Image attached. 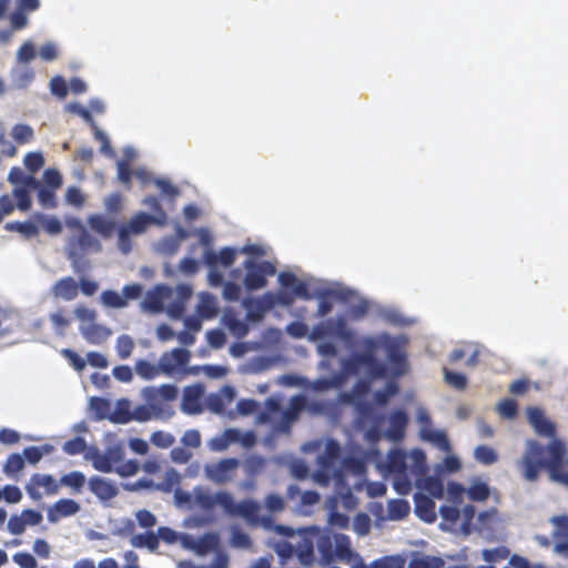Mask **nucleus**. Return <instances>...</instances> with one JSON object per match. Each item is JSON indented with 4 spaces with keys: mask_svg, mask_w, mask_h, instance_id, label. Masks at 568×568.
Listing matches in <instances>:
<instances>
[{
    "mask_svg": "<svg viewBox=\"0 0 568 568\" xmlns=\"http://www.w3.org/2000/svg\"><path fill=\"white\" fill-rule=\"evenodd\" d=\"M424 438L434 443L436 446H438L443 450H449L450 449V443L447 437V435L444 432L440 430H432L424 435Z\"/></svg>",
    "mask_w": 568,
    "mask_h": 568,
    "instance_id": "61",
    "label": "nucleus"
},
{
    "mask_svg": "<svg viewBox=\"0 0 568 568\" xmlns=\"http://www.w3.org/2000/svg\"><path fill=\"white\" fill-rule=\"evenodd\" d=\"M101 301L104 305L113 308H122L128 305V302L118 292L106 290L101 294Z\"/></svg>",
    "mask_w": 568,
    "mask_h": 568,
    "instance_id": "48",
    "label": "nucleus"
},
{
    "mask_svg": "<svg viewBox=\"0 0 568 568\" xmlns=\"http://www.w3.org/2000/svg\"><path fill=\"white\" fill-rule=\"evenodd\" d=\"M385 467L386 470L392 475L408 471L407 454L399 448L390 449L387 454Z\"/></svg>",
    "mask_w": 568,
    "mask_h": 568,
    "instance_id": "21",
    "label": "nucleus"
},
{
    "mask_svg": "<svg viewBox=\"0 0 568 568\" xmlns=\"http://www.w3.org/2000/svg\"><path fill=\"white\" fill-rule=\"evenodd\" d=\"M155 219L144 212H140L136 215H134L130 222L124 225L125 227H129V231L133 234H140L143 233L148 226L153 223Z\"/></svg>",
    "mask_w": 568,
    "mask_h": 568,
    "instance_id": "30",
    "label": "nucleus"
},
{
    "mask_svg": "<svg viewBox=\"0 0 568 568\" xmlns=\"http://www.w3.org/2000/svg\"><path fill=\"white\" fill-rule=\"evenodd\" d=\"M550 523L555 526L552 532L554 539H568V516L559 515L550 518Z\"/></svg>",
    "mask_w": 568,
    "mask_h": 568,
    "instance_id": "45",
    "label": "nucleus"
},
{
    "mask_svg": "<svg viewBox=\"0 0 568 568\" xmlns=\"http://www.w3.org/2000/svg\"><path fill=\"white\" fill-rule=\"evenodd\" d=\"M410 510L409 504L404 499H393L388 503V517L393 520H400L408 516Z\"/></svg>",
    "mask_w": 568,
    "mask_h": 568,
    "instance_id": "35",
    "label": "nucleus"
},
{
    "mask_svg": "<svg viewBox=\"0 0 568 568\" xmlns=\"http://www.w3.org/2000/svg\"><path fill=\"white\" fill-rule=\"evenodd\" d=\"M474 458L477 463L490 466L498 462V453L490 446L479 445L474 450Z\"/></svg>",
    "mask_w": 568,
    "mask_h": 568,
    "instance_id": "29",
    "label": "nucleus"
},
{
    "mask_svg": "<svg viewBox=\"0 0 568 568\" xmlns=\"http://www.w3.org/2000/svg\"><path fill=\"white\" fill-rule=\"evenodd\" d=\"M116 168L118 180L126 190H130L132 187V176H134V171L131 170L130 163L126 160H120Z\"/></svg>",
    "mask_w": 568,
    "mask_h": 568,
    "instance_id": "46",
    "label": "nucleus"
},
{
    "mask_svg": "<svg viewBox=\"0 0 568 568\" xmlns=\"http://www.w3.org/2000/svg\"><path fill=\"white\" fill-rule=\"evenodd\" d=\"M481 557L489 564H496L510 557V549L506 546H499L493 549H484Z\"/></svg>",
    "mask_w": 568,
    "mask_h": 568,
    "instance_id": "41",
    "label": "nucleus"
},
{
    "mask_svg": "<svg viewBox=\"0 0 568 568\" xmlns=\"http://www.w3.org/2000/svg\"><path fill=\"white\" fill-rule=\"evenodd\" d=\"M388 422L389 427L386 430V437L393 442L403 440L408 425L407 414L402 409H397L389 415Z\"/></svg>",
    "mask_w": 568,
    "mask_h": 568,
    "instance_id": "15",
    "label": "nucleus"
},
{
    "mask_svg": "<svg viewBox=\"0 0 568 568\" xmlns=\"http://www.w3.org/2000/svg\"><path fill=\"white\" fill-rule=\"evenodd\" d=\"M135 371L139 376L144 379H153L162 373L160 363L158 365L151 364L145 359H139L135 363Z\"/></svg>",
    "mask_w": 568,
    "mask_h": 568,
    "instance_id": "39",
    "label": "nucleus"
},
{
    "mask_svg": "<svg viewBox=\"0 0 568 568\" xmlns=\"http://www.w3.org/2000/svg\"><path fill=\"white\" fill-rule=\"evenodd\" d=\"M80 510V505L73 499H60L58 500L52 509L49 511V520L55 521L60 517H69L77 514Z\"/></svg>",
    "mask_w": 568,
    "mask_h": 568,
    "instance_id": "22",
    "label": "nucleus"
},
{
    "mask_svg": "<svg viewBox=\"0 0 568 568\" xmlns=\"http://www.w3.org/2000/svg\"><path fill=\"white\" fill-rule=\"evenodd\" d=\"M124 450L121 446L109 447L103 454L95 450L92 455L93 467L102 473H112L123 462Z\"/></svg>",
    "mask_w": 568,
    "mask_h": 568,
    "instance_id": "10",
    "label": "nucleus"
},
{
    "mask_svg": "<svg viewBox=\"0 0 568 568\" xmlns=\"http://www.w3.org/2000/svg\"><path fill=\"white\" fill-rule=\"evenodd\" d=\"M364 352L354 354L359 368L363 366L366 368L368 377L383 378L387 376V366L377 359L375 352L377 349V342L373 337H366L362 342Z\"/></svg>",
    "mask_w": 568,
    "mask_h": 568,
    "instance_id": "3",
    "label": "nucleus"
},
{
    "mask_svg": "<svg viewBox=\"0 0 568 568\" xmlns=\"http://www.w3.org/2000/svg\"><path fill=\"white\" fill-rule=\"evenodd\" d=\"M223 322L236 338H243L248 333V325L244 321L237 318L234 314H225Z\"/></svg>",
    "mask_w": 568,
    "mask_h": 568,
    "instance_id": "28",
    "label": "nucleus"
},
{
    "mask_svg": "<svg viewBox=\"0 0 568 568\" xmlns=\"http://www.w3.org/2000/svg\"><path fill=\"white\" fill-rule=\"evenodd\" d=\"M190 357L191 354L185 348H174L163 353L159 359L162 373L166 376L174 375L187 365Z\"/></svg>",
    "mask_w": 568,
    "mask_h": 568,
    "instance_id": "8",
    "label": "nucleus"
},
{
    "mask_svg": "<svg viewBox=\"0 0 568 568\" xmlns=\"http://www.w3.org/2000/svg\"><path fill=\"white\" fill-rule=\"evenodd\" d=\"M240 466V460L236 458H224L217 463L205 465L206 477L217 484L223 485L229 483L234 477L236 469Z\"/></svg>",
    "mask_w": 568,
    "mask_h": 568,
    "instance_id": "5",
    "label": "nucleus"
},
{
    "mask_svg": "<svg viewBox=\"0 0 568 568\" xmlns=\"http://www.w3.org/2000/svg\"><path fill=\"white\" fill-rule=\"evenodd\" d=\"M278 283L284 288H291L295 296L302 300L308 301L312 298V294L308 291V286L305 282L297 278L294 273L282 272L278 275Z\"/></svg>",
    "mask_w": 568,
    "mask_h": 568,
    "instance_id": "16",
    "label": "nucleus"
},
{
    "mask_svg": "<svg viewBox=\"0 0 568 568\" xmlns=\"http://www.w3.org/2000/svg\"><path fill=\"white\" fill-rule=\"evenodd\" d=\"M31 187L27 186H17L13 189V196L17 200V206L20 211H28L31 207V197H30Z\"/></svg>",
    "mask_w": 568,
    "mask_h": 568,
    "instance_id": "44",
    "label": "nucleus"
},
{
    "mask_svg": "<svg viewBox=\"0 0 568 568\" xmlns=\"http://www.w3.org/2000/svg\"><path fill=\"white\" fill-rule=\"evenodd\" d=\"M316 547L324 561L329 564L334 560V549L329 535H320L316 540Z\"/></svg>",
    "mask_w": 568,
    "mask_h": 568,
    "instance_id": "40",
    "label": "nucleus"
},
{
    "mask_svg": "<svg viewBox=\"0 0 568 568\" xmlns=\"http://www.w3.org/2000/svg\"><path fill=\"white\" fill-rule=\"evenodd\" d=\"M88 445L85 439L78 436L65 442L62 446V450L70 456H74L84 453Z\"/></svg>",
    "mask_w": 568,
    "mask_h": 568,
    "instance_id": "53",
    "label": "nucleus"
},
{
    "mask_svg": "<svg viewBox=\"0 0 568 568\" xmlns=\"http://www.w3.org/2000/svg\"><path fill=\"white\" fill-rule=\"evenodd\" d=\"M329 329L333 331L332 335H335L345 342H351L354 337V333L346 327V323L343 318H338L335 322L329 321Z\"/></svg>",
    "mask_w": 568,
    "mask_h": 568,
    "instance_id": "52",
    "label": "nucleus"
},
{
    "mask_svg": "<svg viewBox=\"0 0 568 568\" xmlns=\"http://www.w3.org/2000/svg\"><path fill=\"white\" fill-rule=\"evenodd\" d=\"M90 407L95 413L98 419H103L109 415L110 402L102 397H92Z\"/></svg>",
    "mask_w": 568,
    "mask_h": 568,
    "instance_id": "59",
    "label": "nucleus"
},
{
    "mask_svg": "<svg viewBox=\"0 0 568 568\" xmlns=\"http://www.w3.org/2000/svg\"><path fill=\"white\" fill-rule=\"evenodd\" d=\"M179 389L171 384L161 385L159 388L148 387L144 389V396L149 403L155 402L159 397L171 402L178 397Z\"/></svg>",
    "mask_w": 568,
    "mask_h": 568,
    "instance_id": "23",
    "label": "nucleus"
},
{
    "mask_svg": "<svg viewBox=\"0 0 568 568\" xmlns=\"http://www.w3.org/2000/svg\"><path fill=\"white\" fill-rule=\"evenodd\" d=\"M423 488L426 489L435 498H443L444 496V485L438 477H426L424 479Z\"/></svg>",
    "mask_w": 568,
    "mask_h": 568,
    "instance_id": "55",
    "label": "nucleus"
},
{
    "mask_svg": "<svg viewBox=\"0 0 568 568\" xmlns=\"http://www.w3.org/2000/svg\"><path fill=\"white\" fill-rule=\"evenodd\" d=\"M109 419L115 424H126L131 422L132 412L130 410V402L125 398L119 399Z\"/></svg>",
    "mask_w": 568,
    "mask_h": 568,
    "instance_id": "27",
    "label": "nucleus"
},
{
    "mask_svg": "<svg viewBox=\"0 0 568 568\" xmlns=\"http://www.w3.org/2000/svg\"><path fill=\"white\" fill-rule=\"evenodd\" d=\"M444 565L445 561L440 557L420 555L409 561L408 568H443Z\"/></svg>",
    "mask_w": 568,
    "mask_h": 568,
    "instance_id": "32",
    "label": "nucleus"
},
{
    "mask_svg": "<svg viewBox=\"0 0 568 568\" xmlns=\"http://www.w3.org/2000/svg\"><path fill=\"white\" fill-rule=\"evenodd\" d=\"M203 394L204 388L200 384L185 387L182 400L183 409L190 414L200 413Z\"/></svg>",
    "mask_w": 568,
    "mask_h": 568,
    "instance_id": "18",
    "label": "nucleus"
},
{
    "mask_svg": "<svg viewBox=\"0 0 568 568\" xmlns=\"http://www.w3.org/2000/svg\"><path fill=\"white\" fill-rule=\"evenodd\" d=\"M201 242L210 247L211 239L207 234H202ZM236 258V250L233 247H223L220 253L207 248L203 254V262L209 267H217L221 264L223 267H230L233 265Z\"/></svg>",
    "mask_w": 568,
    "mask_h": 568,
    "instance_id": "7",
    "label": "nucleus"
},
{
    "mask_svg": "<svg viewBox=\"0 0 568 568\" xmlns=\"http://www.w3.org/2000/svg\"><path fill=\"white\" fill-rule=\"evenodd\" d=\"M12 138L18 144L29 143L33 139V130L27 124H17L12 129Z\"/></svg>",
    "mask_w": 568,
    "mask_h": 568,
    "instance_id": "51",
    "label": "nucleus"
},
{
    "mask_svg": "<svg viewBox=\"0 0 568 568\" xmlns=\"http://www.w3.org/2000/svg\"><path fill=\"white\" fill-rule=\"evenodd\" d=\"M8 181L18 186H27L31 189H38L40 186V182L34 176L24 174V172L18 166L10 170Z\"/></svg>",
    "mask_w": 568,
    "mask_h": 568,
    "instance_id": "25",
    "label": "nucleus"
},
{
    "mask_svg": "<svg viewBox=\"0 0 568 568\" xmlns=\"http://www.w3.org/2000/svg\"><path fill=\"white\" fill-rule=\"evenodd\" d=\"M265 464L266 462L263 457L252 455L245 460L246 473L251 476L257 475L263 471Z\"/></svg>",
    "mask_w": 568,
    "mask_h": 568,
    "instance_id": "63",
    "label": "nucleus"
},
{
    "mask_svg": "<svg viewBox=\"0 0 568 568\" xmlns=\"http://www.w3.org/2000/svg\"><path fill=\"white\" fill-rule=\"evenodd\" d=\"M79 285L77 281L71 277H62L52 286V294L64 301H72L78 296Z\"/></svg>",
    "mask_w": 568,
    "mask_h": 568,
    "instance_id": "20",
    "label": "nucleus"
},
{
    "mask_svg": "<svg viewBox=\"0 0 568 568\" xmlns=\"http://www.w3.org/2000/svg\"><path fill=\"white\" fill-rule=\"evenodd\" d=\"M12 559L20 568H37L38 566L36 558L26 551L14 554Z\"/></svg>",
    "mask_w": 568,
    "mask_h": 568,
    "instance_id": "64",
    "label": "nucleus"
},
{
    "mask_svg": "<svg viewBox=\"0 0 568 568\" xmlns=\"http://www.w3.org/2000/svg\"><path fill=\"white\" fill-rule=\"evenodd\" d=\"M566 445L560 439L550 440L542 446L535 440H528L527 450L520 460L523 476L528 481H535L541 469H547L551 479L568 486V458Z\"/></svg>",
    "mask_w": 568,
    "mask_h": 568,
    "instance_id": "1",
    "label": "nucleus"
},
{
    "mask_svg": "<svg viewBox=\"0 0 568 568\" xmlns=\"http://www.w3.org/2000/svg\"><path fill=\"white\" fill-rule=\"evenodd\" d=\"M24 467V458L19 454H11L3 466L7 475H14Z\"/></svg>",
    "mask_w": 568,
    "mask_h": 568,
    "instance_id": "60",
    "label": "nucleus"
},
{
    "mask_svg": "<svg viewBox=\"0 0 568 568\" xmlns=\"http://www.w3.org/2000/svg\"><path fill=\"white\" fill-rule=\"evenodd\" d=\"M132 545L138 548L146 547L154 551L159 547V537L153 531L139 534L132 537Z\"/></svg>",
    "mask_w": 568,
    "mask_h": 568,
    "instance_id": "38",
    "label": "nucleus"
},
{
    "mask_svg": "<svg viewBox=\"0 0 568 568\" xmlns=\"http://www.w3.org/2000/svg\"><path fill=\"white\" fill-rule=\"evenodd\" d=\"M258 513L260 505L252 499H245L237 503L233 516L243 517L251 524L261 523L263 524V526L270 527L272 524V519L270 517L260 518Z\"/></svg>",
    "mask_w": 568,
    "mask_h": 568,
    "instance_id": "14",
    "label": "nucleus"
},
{
    "mask_svg": "<svg viewBox=\"0 0 568 568\" xmlns=\"http://www.w3.org/2000/svg\"><path fill=\"white\" fill-rule=\"evenodd\" d=\"M59 487L60 484L52 475L33 474L26 486V490L33 500H40L42 498L40 488H43L47 495H55L59 491Z\"/></svg>",
    "mask_w": 568,
    "mask_h": 568,
    "instance_id": "9",
    "label": "nucleus"
},
{
    "mask_svg": "<svg viewBox=\"0 0 568 568\" xmlns=\"http://www.w3.org/2000/svg\"><path fill=\"white\" fill-rule=\"evenodd\" d=\"M490 495L489 487L485 483H476L468 488V497L474 501H485Z\"/></svg>",
    "mask_w": 568,
    "mask_h": 568,
    "instance_id": "56",
    "label": "nucleus"
},
{
    "mask_svg": "<svg viewBox=\"0 0 568 568\" xmlns=\"http://www.w3.org/2000/svg\"><path fill=\"white\" fill-rule=\"evenodd\" d=\"M393 488L399 495H408L412 490V480L408 477V471H403V474H393Z\"/></svg>",
    "mask_w": 568,
    "mask_h": 568,
    "instance_id": "49",
    "label": "nucleus"
},
{
    "mask_svg": "<svg viewBox=\"0 0 568 568\" xmlns=\"http://www.w3.org/2000/svg\"><path fill=\"white\" fill-rule=\"evenodd\" d=\"M444 376L446 383L458 390H463L467 386V378L462 373H455L445 367Z\"/></svg>",
    "mask_w": 568,
    "mask_h": 568,
    "instance_id": "57",
    "label": "nucleus"
},
{
    "mask_svg": "<svg viewBox=\"0 0 568 568\" xmlns=\"http://www.w3.org/2000/svg\"><path fill=\"white\" fill-rule=\"evenodd\" d=\"M405 565L403 555H388L372 561L369 568H405Z\"/></svg>",
    "mask_w": 568,
    "mask_h": 568,
    "instance_id": "36",
    "label": "nucleus"
},
{
    "mask_svg": "<svg viewBox=\"0 0 568 568\" xmlns=\"http://www.w3.org/2000/svg\"><path fill=\"white\" fill-rule=\"evenodd\" d=\"M244 267L246 268V274L243 283L248 291H256L265 287L267 284L266 276H272L276 272L275 265L268 261L257 263L252 260H247L244 263Z\"/></svg>",
    "mask_w": 568,
    "mask_h": 568,
    "instance_id": "4",
    "label": "nucleus"
},
{
    "mask_svg": "<svg viewBox=\"0 0 568 568\" xmlns=\"http://www.w3.org/2000/svg\"><path fill=\"white\" fill-rule=\"evenodd\" d=\"M38 191V201L43 207L54 209L57 206L55 190L47 186L36 189Z\"/></svg>",
    "mask_w": 568,
    "mask_h": 568,
    "instance_id": "47",
    "label": "nucleus"
},
{
    "mask_svg": "<svg viewBox=\"0 0 568 568\" xmlns=\"http://www.w3.org/2000/svg\"><path fill=\"white\" fill-rule=\"evenodd\" d=\"M134 342L129 335H121L116 339V353L121 359H125L131 356L134 349Z\"/></svg>",
    "mask_w": 568,
    "mask_h": 568,
    "instance_id": "50",
    "label": "nucleus"
},
{
    "mask_svg": "<svg viewBox=\"0 0 568 568\" xmlns=\"http://www.w3.org/2000/svg\"><path fill=\"white\" fill-rule=\"evenodd\" d=\"M352 556L353 551L349 538L342 534L335 535L334 558L337 557L341 560H351Z\"/></svg>",
    "mask_w": 568,
    "mask_h": 568,
    "instance_id": "31",
    "label": "nucleus"
},
{
    "mask_svg": "<svg viewBox=\"0 0 568 568\" xmlns=\"http://www.w3.org/2000/svg\"><path fill=\"white\" fill-rule=\"evenodd\" d=\"M343 386V374H333L328 378H317L307 383L306 388L314 392H324Z\"/></svg>",
    "mask_w": 568,
    "mask_h": 568,
    "instance_id": "24",
    "label": "nucleus"
},
{
    "mask_svg": "<svg viewBox=\"0 0 568 568\" xmlns=\"http://www.w3.org/2000/svg\"><path fill=\"white\" fill-rule=\"evenodd\" d=\"M527 417L530 425L535 428L537 434L545 437H549L551 438V440L556 439L555 424L546 418L542 409L538 407H528Z\"/></svg>",
    "mask_w": 568,
    "mask_h": 568,
    "instance_id": "12",
    "label": "nucleus"
},
{
    "mask_svg": "<svg viewBox=\"0 0 568 568\" xmlns=\"http://www.w3.org/2000/svg\"><path fill=\"white\" fill-rule=\"evenodd\" d=\"M159 413H160V407H158V405H155L154 402L150 403V406L140 405L133 409L132 420L148 422L154 415H159Z\"/></svg>",
    "mask_w": 568,
    "mask_h": 568,
    "instance_id": "43",
    "label": "nucleus"
},
{
    "mask_svg": "<svg viewBox=\"0 0 568 568\" xmlns=\"http://www.w3.org/2000/svg\"><path fill=\"white\" fill-rule=\"evenodd\" d=\"M214 503L221 506L231 516H233L237 505L233 496L226 491L216 493L214 496Z\"/></svg>",
    "mask_w": 568,
    "mask_h": 568,
    "instance_id": "54",
    "label": "nucleus"
},
{
    "mask_svg": "<svg viewBox=\"0 0 568 568\" xmlns=\"http://www.w3.org/2000/svg\"><path fill=\"white\" fill-rule=\"evenodd\" d=\"M6 230L18 232L27 239L34 237L39 234V227L36 223L27 222H9L6 224Z\"/></svg>",
    "mask_w": 568,
    "mask_h": 568,
    "instance_id": "34",
    "label": "nucleus"
},
{
    "mask_svg": "<svg viewBox=\"0 0 568 568\" xmlns=\"http://www.w3.org/2000/svg\"><path fill=\"white\" fill-rule=\"evenodd\" d=\"M230 564L229 555L223 550H217L212 560L207 566H196L191 561H181L180 568H227Z\"/></svg>",
    "mask_w": 568,
    "mask_h": 568,
    "instance_id": "33",
    "label": "nucleus"
},
{
    "mask_svg": "<svg viewBox=\"0 0 568 568\" xmlns=\"http://www.w3.org/2000/svg\"><path fill=\"white\" fill-rule=\"evenodd\" d=\"M88 486L91 493L101 501L111 500L119 494V488L114 481L100 476H92L88 480Z\"/></svg>",
    "mask_w": 568,
    "mask_h": 568,
    "instance_id": "13",
    "label": "nucleus"
},
{
    "mask_svg": "<svg viewBox=\"0 0 568 568\" xmlns=\"http://www.w3.org/2000/svg\"><path fill=\"white\" fill-rule=\"evenodd\" d=\"M23 163L30 172L34 173L44 165V158L40 152H29L26 154Z\"/></svg>",
    "mask_w": 568,
    "mask_h": 568,
    "instance_id": "62",
    "label": "nucleus"
},
{
    "mask_svg": "<svg viewBox=\"0 0 568 568\" xmlns=\"http://www.w3.org/2000/svg\"><path fill=\"white\" fill-rule=\"evenodd\" d=\"M296 555L300 559V561L304 565L311 564L314 560V544L308 538H303L297 547H296Z\"/></svg>",
    "mask_w": 568,
    "mask_h": 568,
    "instance_id": "42",
    "label": "nucleus"
},
{
    "mask_svg": "<svg viewBox=\"0 0 568 568\" xmlns=\"http://www.w3.org/2000/svg\"><path fill=\"white\" fill-rule=\"evenodd\" d=\"M384 346L393 375H403L406 371V354L402 347L389 337H386Z\"/></svg>",
    "mask_w": 568,
    "mask_h": 568,
    "instance_id": "11",
    "label": "nucleus"
},
{
    "mask_svg": "<svg viewBox=\"0 0 568 568\" xmlns=\"http://www.w3.org/2000/svg\"><path fill=\"white\" fill-rule=\"evenodd\" d=\"M220 545V537L215 532H206L203 536L195 538L189 534H182L181 546L184 549L192 550L199 556H204L213 550H216Z\"/></svg>",
    "mask_w": 568,
    "mask_h": 568,
    "instance_id": "6",
    "label": "nucleus"
},
{
    "mask_svg": "<svg viewBox=\"0 0 568 568\" xmlns=\"http://www.w3.org/2000/svg\"><path fill=\"white\" fill-rule=\"evenodd\" d=\"M89 224L95 232L101 234L103 237H110L113 234L116 226L114 221L108 220L99 214L91 215L89 217Z\"/></svg>",
    "mask_w": 568,
    "mask_h": 568,
    "instance_id": "26",
    "label": "nucleus"
},
{
    "mask_svg": "<svg viewBox=\"0 0 568 568\" xmlns=\"http://www.w3.org/2000/svg\"><path fill=\"white\" fill-rule=\"evenodd\" d=\"M91 251H101V243L98 239L91 235L82 224L78 223V232L69 240L68 243V257L77 268L78 262L84 256V254Z\"/></svg>",
    "mask_w": 568,
    "mask_h": 568,
    "instance_id": "2",
    "label": "nucleus"
},
{
    "mask_svg": "<svg viewBox=\"0 0 568 568\" xmlns=\"http://www.w3.org/2000/svg\"><path fill=\"white\" fill-rule=\"evenodd\" d=\"M80 332L82 336L87 339V342L93 345H99L105 342L112 335L111 328L101 324H97L95 322L87 325H81Z\"/></svg>",
    "mask_w": 568,
    "mask_h": 568,
    "instance_id": "19",
    "label": "nucleus"
},
{
    "mask_svg": "<svg viewBox=\"0 0 568 568\" xmlns=\"http://www.w3.org/2000/svg\"><path fill=\"white\" fill-rule=\"evenodd\" d=\"M85 481H87V478H85L84 474L81 471L74 470L67 475H63L60 478L59 484L70 487L75 493H79L85 485Z\"/></svg>",
    "mask_w": 568,
    "mask_h": 568,
    "instance_id": "37",
    "label": "nucleus"
},
{
    "mask_svg": "<svg viewBox=\"0 0 568 568\" xmlns=\"http://www.w3.org/2000/svg\"><path fill=\"white\" fill-rule=\"evenodd\" d=\"M264 506L272 514L281 513L285 509V500L281 495L271 493L264 498Z\"/></svg>",
    "mask_w": 568,
    "mask_h": 568,
    "instance_id": "58",
    "label": "nucleus"
},
{
    "mask_svg": "<svg viewBox=\"0 0 568 568\" xmlns=\"http://www.w3.org/2000/svg\"><path fill=\"white\" fill-rule=\"evenodd\" d=\"M415 514L425 523H434L436 520L435 501L422 494L417 493L414 496Z\"/></svg>",
    "mask_w": 568,
    "mask_h": 568,
    "instance_id": "17",
    "label": "nucleus"
}]
</instances>
